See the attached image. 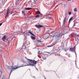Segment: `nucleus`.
<instances>
[{
  "instance_id": "f3484780",
  "label": "nucleus",
  "mask_w": 79,
  "mask_h": 79,
  "mask_svg": "<svg viewBox=\"0 0 79 79\" xmlns=\"http://www.w3.org/2000/svg\"><path fill=\"white\" fill-rule=\"evenodd\" d=\"M37 14H38L39 15H40V16H42V14H41L40 13V11H37Z\"/></svg>"
},
{
  "instance_id": "a211bd4d",
  "label": "nucleus",
  "mask_w": 79,
  "mask_h": 79,
  "mask_svg": "<svg viewBox=\"0 0 79 79\" xmlns=\"http://www.w3.org/2000/svg\"><path fill=\"white\" fill-rule=\"evenodd\" d=\"M26 64V63H24V64H23V65H21L20 67H23V66H25V65H28V64Z\"/></svg>"
},
{
  "instance_id": "5fc2aeb1",
  "label": "nucleus",
  "mask_w": 79,
  "mask_h": 79,
  "mask_svg": "<svg viewBox=\"0 0 79 79\" xmlns=\"http://www.w3.org/2000/svg\"><path fill=\"white\" fill-rule=\"evenodd\" d=\"M47 16H48V15H47Z\"/></svg>"
},
{
  "instance_id": "20e7f679",
  "label": "nucleus",
  "mask_w": 79,
  "mask_h": 79,
  "mask_svg": "<svg viewBox=\"0 0 79 79\" xmlns=\"http://www.w3.org/2000/svg\"><path fill=\"white\" fill-rule=\"evenodd\" d=\"M79 36V35H77L76 33H75V36L74 38H75L76 40L77 41V40H79V38L78 37Z\"/></svg>"
},
{
  "instance_id": "9d476101",
  "label": "nucleus",
  "mask_w": 79,
  "mask_h": 79,
  "mask_svg": "<svg viewBox=\"0 0 79 79\" xmlns=\"http://www.w3.org/2000/svg\"><path fill=\"white\" fill-rule=\"evenodd\" d=\"M55 44H56V42L55 41L53 42L52 45H51L50 46H48V47H53V46H54V45H55Z\"/></svg>"
},
{
  "instance_id": "ddd939ff",
  "label": "nucleus",
  "mask_w": 79,
  "mask_h": 79,
  "mask_svg": "<svg viewBox=\"0 0 79 79\" xmlns=\"http://www.w3.org/2000/svg\"><path fill=\"white\" fill-rule=\"evenodd\" d=\"M6 39V36L5 35H4L3 37L2 38V40H3L4 42H5V39Z\"/></svg>"
},
{
  "instance_id": "2eb2a0df",
  "label": "nucleus",
  "mask_w": 79,
  "mask_h": 79,
  "mask_svg": "<svg viewBox=\"0 0 79 79\" xmlns=\"http://www.w3.org/2000/svg\"><path fill=\"white\" fill-rule=\"evenodd\" d=\"M28 33H29V34H31L33 36H35V35H34V34L32 33V32H31V31H28Z\"/></svg>"
},
{
  "instance_id": "a18cd8bd",
  "label": "nucleus",
  "mask_w": 79,
  "mask_h": 79,
  "mask_svg": "<svg viewBox=\"0 0 79 79\" xmlns=\"http://www.w3.org/2000/svg\"><path fill=\"white\" fill-rule=\"evenodd\" d=\"M58 6V5H56V7H57V6Z\"/></svg>"
},
{
  "instance_id": "c9c22d12",
  "label": "nucleus",
  "mask_w": 79,
  "mask_h": 79,
  "mask_svg": "<svg viewBox=\"0 0 79 79\" xmlns=\"http://www.w3.org/2000/svg\"><path fill=\"white\" fill-rule=\"evenodd\" d=\"M75 54H76V57L77 56V54H76V51H75Z\"/></svg>"
},
{
  "instance_id": "c03bdc74",
  "label": "nucleus",
  "mask_w": 79,
  "mask_h": 79,
  "mask_svg": "<svg viewBox=\"0 0 79 79\" xmlns=\"http://www.w3.org/2000/svg\"><path fill=\"white\" fill-rule=\"evenodd\" d=\"M36 68V69H37V68H36V67H35Z\"/></svg>"
},
{
  "instance_id": "412c9836",
  "label": "nucleus",
  "mask_w": 79,
  "mask_h": 79,
  "mask_svg": "<svg viewBox=\"0 0 79 79\" xmlns=\"http://www.w3.org/2000/svg\"><path fill=\"white\" fill-rule=\"evenodd\" d=\"M73 19V18L72 17L69 19V24H70V23H71V21H72V19Z\"/></svg>"
},
{
  "instance_id": "cd10ccee",
  "label": "nucleus",
  "mask_w": 79,
  "mask_h": 79,
  "mask_svg": "<svg viewBox=\"0 0 79 79\" xmlns=\"http://www.w3.org/2000/svg\"><path fill=\"white\" fill-rule=\"evenodd\" d=\"M45 53H47V55H49V54H49L50 55V52H44Z\"/></svg>"
},
{
  "instance_id": "4468645a",
  "label": "nucleus",
  "mask_w": 79,
  "mask_h": 79,
  "mask_svg": "<svg viewBox=\"0 0 79 79\" xmlns=\"http://www.w3.org/2000/svg\"><path fill=\"white\" fill-rule=\"evenodd\" d=\"M25 48H24L23 47V48H21L20 50H22V51H23V52H24V50H26V47H25Z\"/></svg>"
},
{
  "instance_id": "7c9ffc66",
  "label": "nucleus",
  "mask_w": 79,
  "mask_h": 79,
  "mask_svg": "<svg viewBox=\"0 0 79 79\" xmlns=\"http://www.w3.org/2000/svg\"><path fill=\"white\" fill-rule=\"evenodd\" d=\"M22 13L23 15H25V14L24 13V11H22Z\"/></svg>"
},
{
  "instance_id": "e433bc0d",
  "label": "nucleus",
  "mask_w": 79,
  "mask_h": 79,
  "mask_svg": "<svg viewBox=\"0 0 79 79\" xmlns=\"http://www.w3.org/2000/svg\"><path fill=\"white\" fill-rule=\"evenodd\" d=\"M48 18H50V19H53L51 17H48Z\"/></svg>"
},
{
  "instance_id": "f8f14e48",
  "label": "nucleus",
  "mask_w": 79,
  "mask_h": 79,
  "mask_svg": "<svg viewBox=\"0 0 79 79\" xmlns=\"http://www.w3.org/2000/svg\"><path fill=\"white\" fill-rule=\"evenodd\" d=\"M38 43H40V42H44V38H41V40H38Z\"/></svg>"
},
{
  "instance_id": "6ab92c4d",
  "label": "nucleus",
  "mask_w": 79,
  "mask_h": 79,
  "mask_svg": "<svg viewBox=\"0 0 79 79\" xmlns=\"http://www.w3.org/2000/svg\"><path fill=\"white\" fill-rule=\"evenodd\" d=\"M34 3L35 4H36V3H38V1H37V0H34Z\"/></svg>"
},
{
  "instance_id": "f03ea898",
  "label": "nucleus",
  "mask_w": 79,
  "mask_h": 79,
  "mask_svg": "<svg viewBox=\"0 0 79 79\" xmlns=\"http://www.w3.org/2000/svg\"><path fill=\"white\" fill-rule=\"evenodd\" d=\"M58 34V32H57L52 34V36H53V37H56V39L58 38H60V37H61V35H60V34Z\"/></svg>"
},
{
  "instance_id": "09e8293b",
  "label": "nucleus",
  "mask_w": 79,
  "mask_h": 79,
  "mask_svg": "<svg viewBox=\"0 0 79 79\" xmlns=\"http://www.w3.org/2000/svg\"><path fill=\"white\" fill-rule=\"evenodd\" d=\"M65 52H66V50H65Z\"/></svg>"
},
{
  "instance_id": "f704fd0d",
  "label": "nucleus",
  "mask_w": 79,
  "mask_h": 79,
  "mask_svg": "<svg viewBox=\"0 0 79 79\" xmlns=\"http://www.w3.org/2000/svg\"><path fill=\"white\" fill-rule=\"evenodd\" d=\"M70 36H71V37H74V35H71Z\"/></svg>"
},
{
  "instance_id": "aec40b11",
  "label": "nucleus",
  "mask_w": 79,
  "mask_h": 79,
  "mask_svg": "<svg viewBox=\"0 0 79 79\" xmlns=\"http://www.w3.org/2000/svg\"><path fill=\"white\" fill-rule=\"evenodd\" d=\"M38 54H39L40 55H43V53H42V52L40 53V51H38Z\"/></svg>"
},
{
  "instance_id": "b1692460",
  "label": "nucleus",
  "mask_w": 79,
  "mask_h": 79,
  "mask_svg": "<svg viewBox=\"0 0 79 79\" xmlns=\"http://www.w3.org/2000/svg\"><path fill=\"white\" fill-rule=\"evenodd\" d=\"M31 39H32V40H34L35 39V37L34 36H31Z\"/></svg>"
},
{
  "instance_id": "423d86ee",
  "label": "nucleus",
  "mask_w": 79,
  "mask_h": 79,
  "mask_svg": "<svg viewBox=\"0 0 79 79\" xmlns=\"http://www.w3.org/2000/svg\"><path fill=\"white\" fill-rule=\"evenodd\" d=\"M35 27H37V28H40L41 27H44V26L42 25H35Z\"/></svg>"
},
{
  "instance_id": "37998d69",
  "label": "nucleus",
  "mask_w": 79,
  "mask_h": 79,
  "mask_svg": "<svg viewBox=\"0 0 79 79\" xmlns=\"http://www.w3.org/2000/svg\"><path fill=\"white\" fill-rule=\"evenodd\" d=\"M12 13H13L11 12V13H10V15H11V14H12Z\"/></svg>"
},
{
  "instance_id": "a878e982",
  "label": "nucleus",
  "mask_w": 79,
  "mask_h": 79,
  "mask_svg": "<svg viewBox=\"0 0 79 79\" xmlns=\"http://www.w3.org/2000/svg\"><path fill=\"white\" fill-rule=\"evenodd\" d=\"M74 11H75V12H77V8H75L74 9Z\"/></svg>"
},
{
  "instance_id": "72a5a7b5",
  "label": "nucleus",
  "mask_w": 79,
  "mask_h": 79,
  "mask_svg": "<svg viewBox=\"0 0 79 79\" xmlns=\"http://www.w3.org/2000/svg\"><path fill=\"white\" fill-rule=\"evenodd\" d=\"M12 39H15V37H13L12 38Z\"/></svg>"
},
{
  "instance_id": "49530a36",
  "label": "nucleus",
  "mask_w": 79,
  "mask_h": 79,
  "mask_svg": "<svg viewBox=\"0 0 79 79\" xmlns=\"http://www.w3.org/2000/svg\"><path fill=\"white\" fill-rule=\"evenodd\" d=\"M68 0V1H71V0Z\"/></svg>"
},
{
  "instance_id": "de8ad7c7",
  "label": "nucleus",
  "mask_w": 79,
  "mask_h": 79,
  "mask_svg": "<svg viewBox=\"0 0 79 79\" xmlns=\"http://www.w3.org/2000/svg\"><path fill=\"white\" fill-rule=\"evenodd\" d=\"M9 42H10V41H8V43H9Z\"/></svg>"
},
{
  "instance_id": "9b49d317",
  "label": "nucleus",
  "mask_w": 79,
  "mask_h": 79,
  "mask_svg": "<svg viewBox=\"0 0 79 79\" xmlns=\"http://www.w3.org/2000/svg\"><path fill=\"white\" fill-rule=\"evenodd\" d=\"M6 67L7 68H8L9 70H10L11 71L10 72V75L11 74V72L13 71V70H11V69H9V66H6Z\"/></svg>"
},
{
  "instance_id": "ea45409f",
  "label": "nucleus",
  "mask_w": 79,
  "mask_h": 79,
  "mask_svg": "<svg viewBox=\"0 0 79 79\" xmlns=\"http://www.w3.org/2000/svg\"><path fill=\"white\" fill-rule=\"evenodd\" d=\"M0 71H1V73H2V70H0Z\"/></svg>"
},
{
  "instance_id": "bb28decb",
  "label": "nucleus",
  "mask_w": 79,
  "mask_h": 79,
  "mask_svg": "<svg viewBox=\"0 0 79 79\" xmlns=\"http://www.w3.org/2000/svg\"><path fill=\"white\" fill-rule=\"evenodd\" d=\"M59 50V49H55L54 50V51H56V52H58V51Z\"/></svg>"
},
{
  "instance_id": "603ef678",
  "label": "nucleus",
  "mask_w": 79,
  "mask_h": 79,
  "mask_svg": "<svg viewBox=\"0 0 79 79\" xmlns=\"http://www.w3.org/2000/svg\"><path fill=\"white\" fill-rule=\"evenodd\" d=\"M67 33H66V34H67Z\"/></svg>"
},
{
  "instance_id": "c85d7f7f",
  "label": "nucleus",
  "mask_w": 79,
  "mask_h": 79,
  "mask_svg": "<svg viewBox=\"0 0 79 79\" xmlns=\"http://www.w3.org/2000/svg\"><path fill=\"white\" fill-rule=\"evenodd\" d=\"M39 16H41V15H37L35 16V18H38Z\"/></svg>"
},
{
  "instance_id": "473e14b6",
  "label": "nucleus",
  "mask_w": 79,
  "mask_h": 79,
  "mask_svg": "<svg viewBox=\"0 0 79 79\" xmlns=\"http://www.w3.org/2000/svg\"><path fill=\"white\" fill-rule=\"evenodd\" d=\"M2 24H3V23H0V27L2 25Z\"/></svg>"
},
{
  "instance_id": "6e6552de",
  "label": "nucleus",
  "mask_w": 79,
  "mask_h": 79,
  "mask_svg": "<svg viewBox=\"0 0 79 79\" xmlns=\"http://www.w3.org/2000/svg\"><path fill=\"white\" fill-rule=\"evenodd\" d=\"M8 13H10V9H7V12H6V17H8Z\"/></svg>"
},
{
  "instance_id": "c756f323",
  "label": "nucleus",
  "mask_w": 79,
  "mask_h": 79,
  "mask_svg": "<svg viewBox=\"0 0 79 79\" xmlns=\"http://www.w3.org/2000/svg\"><path fill=\"white\" fill-rule=\"evenodd\" d=\"M77 23V22H76L73 25V27H74L76 26V24H76Z\"/></svg>"
},
{
  "instance_id": "a19ab883",
  "label": "nucleus",
  "mask_w": 79,
  "mask_h": 79,
  "mask_svg": "<svg viewBox=\"0 0 79 79\" xmlns=\"http://www.w3.org/2000/svg\"><path fill=\"white\" fill-rule=\"evenodd\" d=\"M55 2H56V1H54V3H55Z\"/></svg>"
},
{
  "instance_id": "3c124183",
  "label": "nucleus",
  "mask_w": 79,
  "mask_h": 79,
  "mask_svg": "<svg viewBox=\"0 0 79 79\" xmlns=\"http://www.w3.org/2000/svg\"><path fill=\"white\" fill-rule=\"evenodd\" d=\"M45 79H46V78H45Z\"/></svg>"
},
{
  "instance_id": "8fccbe9b",
  "label": "nucleus",
  "mask_w": 79,
  "mask_h": 79,
  "mask_svg": "<svg viewBox=\"0 0 79 79\" xmlns=\"http://www.w3.org/2000/svg\"><path fill=\"white\" fill-rule=\"evenodd\" d=\"M68 50V49L67 50V51Z\"/></svg>"
},
{
  "instance_id": "864d4df0",
  "label": "nucleus",
  "mask_w": 79,
  "mask_h": 79,
  "mask_svg": "<svg viewBox=\"0 0 79 79\" xmlns=\"http://www.w3.org/2000/svg\"><path fill=\"white\" fill-rule=\"evenodd\" d=\"M75 64H76V62Z\"/></svg>"
},
{
  "instance_id": "4be33fe9",
  "label": "nucleus",
  "mask_w": 79,
  "mask_h": 79,
  "mask_svg": "<svg viewBox=\"0 0 79 79\" xmlns=\"http://www.w3.org/2000/svg\"><path fill=\"white\" fill-rule=\"evenodd\" d=\"M44 37H45L46 38V39H47V38H48V35L47 34H45L44 35Z\"/></svg>"
},
{
  "instance_id": "79ce46f5",
  "label": "nucleus",
  "mask_w": 79,
  "mask_h": 79,
  "mask_svg": "<svg viewBox=\"0 0 79 79\" xmlns=\"http://www.w3.org/2000/svg\"><path fill=\"white\" fill-rule=\"evenodd\" d=\"M46 58H47V57H45V58L44 60H46Z\"/></svg>"
},
{
  "instance_id": "5701e85b",
  "label": "nucleus",
  "mask_w": 79,
  "mask_h": 79,
  "mask_svg": "<svg viewBox=\"0 0 79 79\" xmlns=\"http://www.w3.org/2000/svg\"><path fill=\"white\" fill-rule=\"evenodd\" d=\"M0 79H5V78H4V76H1L0 77Z\"/></svg>"
},
{
  "instance_id": "58836bf2",
  "label": "nucleus",
  "mask_w": 79,
  "mask_h": 79,
  "mask_svg": "<svg viewBox=\"0 0 79 79\" xmlns=\"http://www.w3.org/2000/svg\"><path fill=\"white\" fill-rule=\"evenodd\" d=\"M19 27H18V28H16V29H17V30L19 29Z\"/></svg>"
},
{
  "instance_id": "7ed1b4c3",
  "label": "nucleus",
  "mask_w": 79,
  "mask_h": 79,
  "mask_svg": "<svg viewBox=\"0 0 79 79\" xmlns=\"http://www.w3.org/2000/svg\"><path fill=\"white\" fill-rule=\"evenodd\" d=\"M20 68V67H17L16 66V65H13L12 67H10L9 66V69H11V70L14 71V69H18V68Z\"/></svg>"
},
{
  "instance_id": "393cba45",
  "label": "nucleus",
  "mask_w": 79,
  "mask_h": 79,
  "mask_svg": "<svg viewBox=\"0 0 79 79\" xmlns=\"http://www.w3.org/2000/svg\"><path fill=\"white\" fill-rule=\"evenodd\" d=\"M48 2L47 3V5H52V4H51V2Z\"/></svg>"
},
{
  "instance_id": "dca6fc26",
  "label": "nucleus",
  "mask_w": 79,
  "mask_h": 79,
  "mask_svg": "<svg viewBox=\"0 0 79 79\" xmlns=\"http://www.w3.org/2000/svg\"><path fill=\"white\" fill-rule=\"evenodd\" d=\"M32 8L30 7L26 8L25 9L26 10H32Z\"/></svg>"
},
{
  "instance_id": "f257e3e1",
  "label": "nucleus",
  "mask_w": 79,
  "mask_h": 79,
  "mask_svg": "<svg viewBox=\"0 0 79 79\" xmlns=\"http://www.w3.org/2000/svg\"><path fill=\"white\" fill-rule=\"evenodd\" d=\"M28 62L29 64L25 65L24 66H35V64H37V61H35V60H32L28 59Z\"/></svg>"
},
{
  "instance_id": "39448f33",
  "label": "nucleus",
  "mask_w": 79,
  "mask_h": 79,
  "mask_svg": "<svg viewBox=\"0 0 79 79\" xmlns=\"http://www.w3.org/2000/svg\"><path fill=\"white\" fill-rule=\"evenodd\" d=\"M67 15V13H66L65 14V17L64 18L63 23L64 25L65 24V23H66V19L67 18V15Z\"/></svg>"
},
{
  "instance_id": "2f4dec72",
  "label": "nucleus",
  "mask_w": 79,
  "mask_h": 79,
  "mask_svg": "<svg viewBox=\"0 0 79 79\" xmlns=\"http://www.w3.org/2000/svg\"><path fill=\"white\" fill-rule=\"evenodd\" d=\"M26 35H29V33H28V32L26 33Z\"/></svg>"
},
{
  "instance_id": "1a4fd4ad",
  "label": "nucleus",
  "mask_w": 79,
  "mask_h": 79,
  "mask_svg": "<svg viewBox=\"0 0 79 79\" xmlns=\"http://www.w3.org/2000/svg\"><path fill=\"white\" fill-rule=\"evenodd\" d=\"M70 50L71 52H75V51L74 50V48H70Z\"/></svg>"
},
{
  "instance_id": "0eeeda50",
  "label": "nucleus",
  "mask_w": 79,
  "mask_h": 79,
  "mask_svg": "<svg viewBox=\"0 0 79 79\" xmlns=\"http://www.w3.org/2000/svg\"><path fill=\"white\" fill-rule=\"evenodd\" d=\"M26 44H27V42L26 41H24V42L23 44V45L22 46V48H23H23H25V47H26V46L25 45H26Z\"/></svg>"
},
{
  "instance_id": "4c0bfd02",
  "label": "nucleus",
  "mask_w": 79,
  "mask_h": 79,
  "mask_svg": "<svg viewBox=\"0 0 79 79\" xmlns=\"http://www.w3.org/2000/svg\"><path fill=\"white\" fill-rule=\"evenodd\" d=\"M69 15H71V12H69Z\"/></svg>"
}]
</instances>
